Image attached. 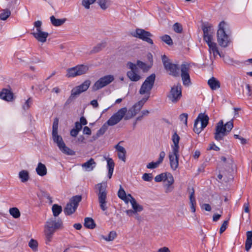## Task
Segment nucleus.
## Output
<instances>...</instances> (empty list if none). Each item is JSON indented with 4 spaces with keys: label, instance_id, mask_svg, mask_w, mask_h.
I'll return each instance as SVG.
<instances>
[{
    "label": "nucleus",
    "instance_id": "nucleus-1",
    "mask_svg": "<svg viewBox=\"0 0 252 252\" xmlns=\"http://www.w3.org/2000/svg\"><path fill=\"white\" fill-rule=\"evenodd\" d=\"M62 227L63 221L61 219L51 218L46 222L44 226V234L46 244H49L52 241L54 233Z\"/></svg>",
    "mask_w": 252,
    "mask_h": 252
},
{
    "label": "nucleus",
    "instance_id": "nucleus-2",
    "mask_svg": "<svg viewBox=\"0 0 252 252\" xmlns=\"http://www.w3.org/2000/svg\"><path fill=\"white\" fill-rule=\"evenodd\" d=\"M127 112V108L123 107L114 114L110 119L97 131L96 134L99 137L102 135L108 129V126H113L119 123L125 116Z\"/></svg>",
    "mask_w": 252,
    "mask_h": 252
},
{
    "label": "nucleus",
    "instance_id": "nucleus-3",
    "mask_svg": "<svg viewBox=\"0 0 252 252\" xmlns=\"http://www.w3.org/2000/svg\"><path fill=\"white\" fill-rule=\"evenodd\" d=\"M225 25V23L221 21L219 25V29L217 31V41L222 47H226L230 42L229 37L224 31Z\"/></svg>",
    "mask_w": 252,
    "mask_h": 252
},
{
    "label": "nucleus",
    "instance_id": "nucleus-4",
    "mask_svg": "<svg viewBox=\"0 0 252 252\" xmlns=\"http://www.w3.org/2000/svg\"><path fill=\"white\" fill-rule=\"evenodd\" d=\"M161 60L165 69L169 72L170 75L174 77L179 76L180 68L177 64L172 63L165 55L161 56Z\"/></svg>",
    "mask_w": 252,
    "mask_h": 252
},
{
    "label": "nucleus",
    "instance_id": "nucleus-5",
    "mask_svg": "<svg viewBox=\"0 0 252 252\" xmlns=\"http://www.w3.org/2000/svg\"><path fill=\"white\" fill-rule=\"evenodd\" d=\"M156 79V75L154 73L151 74L146 78L145 81L142 84L139 90V94L150 95Z\"/></svg>",
    "mask_w": 252,
    "mask_h": 252
},
{
    "label": "nucleus",
    "instance_id": "nucleus-6",
    "mask_svg": "<svg viewBox=\"0 0 252 252\" xmlns=\"http://www.w3.org/2000/svg\"><path fill=\"white\" fill-rule=\"evenodd\" d=\"M96 186L99 190L97 195L100 207L102 211H105L107 209L106 200L107 196L106 186L104 183H100L98 184Z\"/></svg>",
    "mask_w": 252,
    "mask_h": 252
},
{
    "label": "nucleus",
    "instance_id": "nucleus-7",
    "mask_svg": "<svg viewBox=\"0 0 252 252\" xmlns=\"http://www.w3.org/2000/svg\"><path fill=\"white\" fill-rule=\"evenodd\" d=\"M88 65L80 64L67 69L66 76L67 77H74L85 74L88 72Z\"/></svg>",
    "mask_w": 252,
    "mask_h": 252
},
{
    "label": "nucleus",
    "instance_id": "nucleus-8",
    "mask_svg": "<svg viewBox=\"0 0 252 252\" xmlns=\"http://www.w3.org/2000/svg\"><path fill=\"white\" fill-rule=\"evenodd\" d=\"M182 97V87L180 84L174 85L167 95L168 99L173 103L179 101Z\"/></svg>",
    "mask_w": 252,
    "mask_h": 252
},
{
    "label": "nucleus",
    "instance_id": "nucleus-9",
    "mask_svg": "<svg viewBox=\"0 0 252 252\" xmlns=\"http://www.w3.org/2000/svg\"><path fill=\"white\" fill-rule=\"evenodd\" d=\"M59 125V120L58 118L54 119L52 126V138L53 141L57 144L59 148L64 145V142L63 141L62 137L58 134V129Z\"/></svg>",
    "mask_w": 252,
    "mask_h": 252
},
{
    "label": "nucleus",
    "instance_id": "nucleus-10",
    "mask_svg": "<svg viewBox=\"0 0 252 252\" xmlns=\"http://www.w3.org/2000/svg\"><path fill=\"white\" fill-rule=\"evenodd\" d=\"M114 80V77L113 75H108L104 76L95 82L92 87V90L94 91L99 90L111 83Z\"/></svg>",
    "mask_w": 252,
    "mask_h": 252
},
{
    "label": "nucleus",
    "instance_id": "nucleus-11",
    "mask_svg": "<svg viewBox=\"0 0 252 252\" xmlns=\"http://www.w3.org/2000/svg\"><path fill=\"white\" fill-rule=\"evenodd\" d=\"M229 132L227 131L226 127L223 125V122L220 120L217 124L214 133V138L217 141H220L223 137L227 134Z\"/></svg>",
    "mask_w": 252,
    "mask_h": 252
},
{
    "label": "nucleus",
    "instance_id": "nucleus-12",
    "mask_svg": "<svg viewBox=\"0 0 252 252\" xmlns=\"http://www.w3.org/2000/svg\"><path fill=\"white\" fill-rule=\"evenodd\" d=\"M127 66L131 69L127 72V76L129 79L132 81H138L141 78L139 75L136 73L137 67L135 64L131 62H128L126 64Z\"/></svg>",
    "mask_w": 252,
    "mask_h": 252
},
{
    "label": "nucleus",
    "instance_id": "nucleus-13",
    "mask_svg": "<svg viewBox=\"0 0 252 252\" xmlns=\"http://www.w3.org/2000/svg\"><path fill=\"white\" fill-rule=\"evenodd\" d=\"M134 36L148 42L150 44H153V40L150 38L152 36V34L150 32L146 31L144 30L140 29H136L135 34H134Z\"/></svg>",
    "mask_w": 252,
    "mask_h": 252
},
{
    "label": "nucleus",
    "instance_id": "nucleus-14",
    "mask_svg": "<svg viewBox=\"0 0 252 252\" xmlns=\"http://www.w3.org/2000/svg\"><path fill=\"white\" fill-rule=\"evenodd\" d=\"M189 66L188 64L183 63L181 65V77L183 84L185 86L189 85L190 83L189 75Z\"/></svg>",
    "mask_w": 252,
    "mask_h": 252
},
{
    "label": "nucleus",
    "instance_id": "nucleus-15",
    "mask_svg": "<svg viewBox=\"0 0 252 252\" xmlns=\"http://www.w3.org/2000/svg\"><path fill=\"white\" fill-rule=\"evenodd\" d=\"M203 32V39L206 42L213 40L214 29L211 25H204L202 27Z\"/></svg>",
    "mask_w": 252,
    "mask_h": 252
},
{
    "label": "nucleus",
    "instance_id": "nucleus-16",
    "mask_svg": "<svg viewBox=\"0 0 252 252\" xmlns=\"http://www.w3.org/2000/svg\"><path fill=\"white\" fill-rule=\"evenodd\" d=\"M91 84V81L89 80L85 81L81 85L73 88L71 91L76 95H79L82 93L85 92L88 90Z\"/></svg>",
    "mask_w": 252,
    "mask_h": 252
},
{
    "label": "nucleus",
    "instance_id": "nucleus-17",
    "mask_svg": "<svg viewBox=\"0 0 252 252\" xmlns=\"http://www.w3.org/2000/svg\"><path fill=\"white\" fill-rule=\"evenodd\" d=\"M179 153H175L172 151L171 153L169 154V158L171 168L175 170L179 166Z\"/></svg>",
    "mask_w": 252,
    "mask_h": 252
},
{
    "label": "nucleus",
    "instance_id": "nucleus-18",
    "mask_svg": "<svg viewBox=\"0 0 252 252\" xmlns=\"http://www.w3.org/2000/svg\"><path fill=\"white\" fill-rule=\"evenodd\" d=\"M32 34L38 41L42 43L46 42L49 35L48 32H42L41 30H38L35 32H33Z\"/></svg>",
    "mask_w": 252,
    "mask_h": 252
},
{
    "label": "nucleus",
    "instance_id": "nucleus-19",
    "mask_svg": "<svg viewBox=\"0 0 252 252\" xmlns=\"http://www.w3.org/2000/svg\"><path fill=\"white\" fill-rule=\"evenodd\" d=\"M0 98L7 101H10L13 99V94L10 90L3 89L0 93Z\"/></svg>",
    "mask_w": 252,
    "mask_h": 252
},
{
    "label": "nucleus",
    "instance_id": "nucleus-20",
    "mask_svg": "<svg viewBox=\"0 0 252 252\" xmlns=\"http://www.w3.org/2000/svg\"><path fill=\"white\" fill-rule=\"evenodd\" d=\"M209 120V118L207 115H205L204 113H200L195 120V121H197L198 123L200 122L201 126L202 128H204L208 125Z\"/></svg>",
    "mask_w": 252,
    "mask_h": 252
},
{
    "label": "nucleus",
    "instance_id": "nucleus-21",
    "mask_svg": "<svg viewBox=\"0 0 252 252\" xmlns=\"http://www.w3.org/2000/svg\"><path fill=\"white\" fill-rule=\"evenodd\" d=\"M180 139V136L177 134V132L175 131L172 137V140L174 143V145L172 146V151H174L175 153H179Z\"/></svg>",
    "mask_w": 252,
    "mask_h": 252
},
{
    "label": "nucleus",
    "instance_id": "nucleus-22",
    "mask_svg": "<svg viewBox=\"0 0 252 252\" xmlns=\"http://www.w3.org/2000/svg\"><path fill=\"white\" fill-rule=\"evenodd\" d=\"M208 84L212 90H215L220 88V82L216 78L212 77L208 81Z\"/></svg>",
    "mask_w": 252,
    "mask_h": 252
},
{
    "label": "nucleus",
    "instance_id": "nucleus-23",
    "mask_svg": "<svg viewBox=\"0 0 252 252\" xmlns=\"http://www.w3.org/2000/svg\"><path fill=\"white\" fill-rule=\"evenodd\" d=\"M247 239L245 242V250L249 251L252 246V231H247L246 233Z\"/></svg>",
    "mask_w": 252,
    "mask_h": 252
},
{
    "label": "nucleus",
    "instance_id": "nucleus-24",
    "mask_svg": "<svg viewBox=\"0 0 252 252\" xmlns=\"http://www.w3.org/2000/svg\"><path fill=\"white\" fill-rule=\"evenodd\" d=\"M138 113V112L136 111V109L133 106L128 110H127V112L123 118H124L125 120H129L135 116Z\"/></svg>",
    "mask_w": 252,
    "mask_h": 252
},
{
    "label": "nucleus",
    "instance_id": "nucleus-25",
    "mask_svg": "<svg viewBox=\"0 0 252 252\" xmlns=\"http://www.w3.org/2000/svg\"><path fill=\"white\" fill-rule=\"evenodd\" d=\"M37 174L40 176H44L47 174V169L45 165L41 162L38 163L36 168Z\"/></svg>",
    "mask_w": 252,
    "mask_h": 252
},
{
    "label": "nucleus",
    "instance_id": "nucleus-26",
    "mask_svg": "<svg viewBox=\"0 0 252 252\" xmlns=\"http://www.w3.org/2000/svg\"><path fill=\"white\" fill-rule=\"evenodd\" d=\"M84 226L89 229H94L95 227V223L91 218H86L84 220Z\"/></svg>",
    "mask_w": 252,
    "mask_h": 252
},
{
    "label": "nucleus",
    "instance_id": "nucleus-27",
    "mask_svg": "<svg viewBox=\"0 0 252 252\" xmlns=\"http://www.w3.org/2000/svg\"><path fill=\"white\" fill-rule=\"evenodd\" d=\"M130 203L131 204L132 209L136 213L141 212L143 210V206L137 203L136 200H130Z\"/></svg>",
    "mask_w": 252,
    "mask_h": 252
},
{
    "label": "nucleus",
    "instance_id": "nucleus-28",
    "mask_svg": "<svg viewBox=\"0 0 252 252\" xmlns=\"http://www.w3.org/2000/svg\"><path fill=\"white\" fill-rule=\"evenodd\" d=\"M50 20L52 24L56 27L62 25L66 21L65 19H56L54 16L50 17Z\"/></svg>",
    "mask_w": 252,
    "mask_h": 252
},
{
    "label": "nucleus",
    "instance_id": "nucleus-29",
    "mask_svg": "<svg viewBox=\"0 0 252 252\" xmlns=\"http://www.w3.org/2000/svg\"><path fill=\"white\" fill-rule=\"evenodd\" d=\"M95 162H94L93 158H90L88 161L82 164V167L85 168L87 171H91L93 169V165H95Z\"/></svg>",
    "mask_w": 252,
    "mask_h": 252
},
{
    "label": "nucleus",
    "instance_id": "nucleus-30",
    "mask_svg": "<svg viewBox=\"0 0 252 252\" xmlns=\"http://www.w3.org/2000/svg\"><path fill=\"white\" fill-rule=\"evenodd\" d=\"M19 177L23 183L27 182L29 179V174L28 171L23 170L19 173Z\"/></svg>",
    "mask_w": 252,
    "mask_h": 252
},
{
    "label": "nucleus",
    "instance_id": "nucleus-31",
    "mask_svg": "<svg viewBox=\"0 0 252 252\" xmlns=\"http://www.w3.org/2000/svg\"><path fill=\"white\" fill-rule=\"evenodd\" d=\"M118 196L120 198L124 200L126 203H128V198L126 197V193L121 185H120V189L118 192Z\"/></svg>",
    "mask_w": 252,
    "mask_h": 252
},
{
    "label": "nucleus",
    "instance_id": "nucleus-32",
    "mask_svg": "<svg viewBox=\"0 0 252 252\" xmlns=\"http://www.w3.org/2000/svg\"><path fill=\"white\" fill-rule=\"evenodd\" d=\"M76 208L70 203H68L64 209V212L66 215H70L72 214L76 211Z\"/></svg>",
    "mask_w": 252,
    "mask_h": 252
},
{
    "label": "nucleus",
    "instance_id": "nucleus-33",
    "mask_svg": "<svg viewBox=\"0 0 252 252\" xmlns=\"http://www.w3.org/2000/svg\"><path fill=\"white\" fill-rule=\"evenodd\" d=\"M82 200V196L81 195H75L73 196L70 199L69 203L72 204L75 208L77 209L78 207L79 203Z\"/></svg>",
    "mask_w": 252,
    "mask_h": 252
},
{
    "label": "nucleus",
    "instance_id": "nucleus-34",
    "mask_svg": "<svg viewBox=\"0 0 252 252\" xmlns=\"http://www.w3.org/2000/svg\"><path fill=\"white\" fill-rule=\"evenodd\" d=\"M97 3L103 10H106L111 4V1L109 0H98Z\"/></svg>",
    "mask_w": 252,
    "mask_h": 252
},
{
    "label": "nucleus",
    "instance_id": "nucleus-35",
    "mask_svg": "<svg viewBox=\"0 0 252 252\" xmlns=\"http://www.w3.org/2000/svg\"><path fill=\"white\" fill-rule=\"evenodd\" d=\"M242 87L243 88V96L247 97H250L252 96V91L249 84H246L245 88L243 86H242Z\"/></svg>",
    "mask_w": 252,
    "mask_h": 252
},
{
    "label": "nucleus",
    "instance_id": "nucleus-36",
    "mask_svg": "<svg viewBox=\"0 0 252 252\" xmlns=\"http://www.w3.org/2000/svg\"><path fill=\"white\" fill-rule=\"evenodd\" d=\"M59 149L62 153L67 155L73 156L75 155V152L66 146L65 144L64 146L61 147V148H59Z\"/></svg>",
    "mask_w": 252,
    "mask_h": 252
},
{
    "label": "nucleus",
    "instance_id": "nucleus-37",
    "mask_svg": "<svg viewBox=\"0 0 252 252\" xmlns=\"http://www.w3.org/2000/svg\"><path fill=\"white\" fill-rule=\"evenodd\" d=\"M52 210L54 216L56 217L62 212V207L61 206L58 204H54L52 206Z\"/></svg>",
    "mask_w": 252,
    "mask_h": 252
},
{
    "label": "nucleus",
    "instance_id": "nucleus-38",
    "mask_svg": "<svg viewBox=\"0 0 252 252\" xmlns=\"http://www.w3.org/2000/svg\"><path fill=\"white\" fill-rule=\"evenodd\" d=\"M116 236H117L116 232L114 231H112L110 232V233L107 237H105L102 235L100 236V237L106 241H112L115 239Z\"/></svg>",
    "mask_w": 252,
    "mask_h": 252
},
{
    "label": "nucleus",
    "instance_id": "nucleus-39",
    "mask_svg": "<svg viewBox=\"0 0 252 252\" xmlns=\"http://www.w3.org/2000/svg\"><path fill=\"white\" fill-rule=\"evenodd\" d=\"M10 214L15 219L19 218L20 216V212L17 208L13 207L9 209Z\"/></svg>",
    "mask_w": 252,
    "mask_h": 252
},
{
    "label": "nucleus",
    "instance_id": "nucleus-40",
    "mask_svg": "<svg viewBox=\"0 0 252 252\" xmlns=\"http://www.w3.org/2000/svg\"><path fill=\"white\" fill-rule=\"evenodd\" d=\"M77 97L72 91L71 92V94L70 96L68 98V99L65 101L64 104V107L65 108L67 107L69 105H70L72 102L74 101V100Z\"/></svg>",
    "mask_w": 252,
    "mask_h": 252
},
{
    "label": "nucleus",
    "instance_id": "nucleus-41",
    "mask_svg": "<svg viewBox=\"0 0 252 252\" xmlns=\"http://www.w3.org/2000/svg\"><path fill=\"white\" fill-rule=\"evenodd\" d=\"M206 43L209 46L210 52L211 53V52L212 51L214 56L215 57V51H217V44L215 42H213L212 40L206 42Z\"/></svg>",
    "mask_w": 252,
    "mask_h": 252
},
{
    "label": "nucleus",
    "instance_id": "nucleus-42",
    "mask_svg": "<svg viewBox=\"0 0 252 252\" xmlns=\"http://www.w3.org/2000/svg\"><path fill=\"white\" fill-rule=\"evenodd\" d=\"M136 65L144 71L148 70L151 66H148L145 63H143L140 61H137Z\"/></svg>",
    "mask_w": 252,
    "mask_h": 252
},
{
    "label": "nucleus",
    "instance_id": "nucleus-43",
    "mask_svg": "<svg viewBox=\"0 0 252 252\" xmlns=\"http://www.w3.org/2000/svg\"><path fill=\"white\" fill-rule=\"evenodd\" d=\"M166 176L164 178V181H167L168 182V186H169L173 184L174 183V179L173 176L171 173H166Z\"/></svg>",
    "mask_w": 252,
    "mask_h": 252
},
{
    "label": "nucleus",
    "instance_id": "nucleus-44",
    "mask_svg": "<svg viewBox=\"0 0 252 252\" xmlns=\"http://www.w3.org/2000/svg\"><path fill=\"white\" fill-rule=\"evenodd\" d=\"M29 246L34 251L37 250L38 243L34 240L31 239L29 243Z\"/></svg>",
    "mask_w": 252,
    "mask_h": 252
},
{
    "label": "nucleus",
    "instance_id": "nucleus-45",
    "mask_svg": "<svg viewBox=\"0 0 252 252\" xmlns=\"http://www.w3.org/2000/svg\"><path fill=\"white\" fill-rule=\"evenodd\" d=\"M105 47V44L104 43H99L96 46L93 48V49L91 51V53H96L101 51L103 48Z\"/></svg>",
    "mask_w": 252,
    "mask_h": 252
},
{
    "label": "nucleus",
    "instance_id": "nucleus-46",
    "mask_svg": "<svg viewBox=\"0 0 252 252\" xmlns=\"http://www.w3.org/2000/svg\"><path fill=\"white\" fill-rule=\"evenodd\" d=\"M11 12L9 10H4L0 14V19L2 20H6L10 15Z\"/></svg>",
    "mask_w": 252,
    "mask_h": 252
},
{
    "label": "nucleus",
    "instance_id": "nucleus-47",
    "mask_svg": "<svg viewBox=\"0 0 252 252\" xmlns=\"http://www.w3.org/2000/svg\"><path fill=\"white\" fill-rule=\"evenodd\" d=\"M95 1L96 0H83L82 4L86 9H89L90 5L93 4Z\"/></svg>",
    "mask_w": 252,
    "mask_h": 252
},
{
    "label": "nucleus",
    "instance_id": "nucleus-48",
    "mask_svg": "<svg viewBox=\"0 0 252 252\" xmlns=\"http://www.w3.org/2000/svg\"><path fill=\"white\" fill-rule=\"evenodd\" d=\"M192 191L190 193L189 195V204L190 206H195L196 200L194 197V190L193 188L191 189Z\"/></svg>",
    "mask_w": 252,
    "mask_h": 252
},
{
    "label": "nucleus",
    "instance_id": "nucleus-49",
    "mask_svg": "<svg viewBox=\"0 0 252 252\" xmlns=\"http://www.w3.org/2000/svg\"><path fill=\"white\" fill-rule=\"evenodd\" d=\"M173 30L175 32L179 33H182L183 31V27L181 24L176 23L173 26Z\"/></svg>",
    "mask_w": 252,
    "mask_h": 252
},
{
    "label": "nucleus",
    "instance_id": "nucleus-50",
    "mask_svg": "<svg viewBox=\"0 0 252 252\" xmlns=\"http://www.w3.org/2000/svg\"><path fill=\"white\" fill-rule=\"evenodd\" d=\"M162 41L165 42L167 44L169 45H171L173 44V42L171 38L168 35H164L161 37Z\"/></svg>",
    "mask_w": 252,
    "mask_h": 252
},
{
    "label": "nucleus",
    "instance_id": "nucleus-51",
    "mask_svg": "<svg viewBox=\"0 0 252 252\" xmlns=\"http://www.w3.org/2000/svg\"><path fill=\"white\" fill-rule=\"evenodd\" d=\"M107 168H108V170L113 171L114 166H115V163H114V162L113 161V160H112V159L111 158H108L107 160Z\"/></svg>",
    "mask_w": 252,
    "mask_h": 252
},
{
    "label": "nucleus",
    "instance_id": "nucleus-52",
    "mask_svg": "<svg viewBox=\"0 0 252 252\" xmlns=\"http://www.w3.org/2000/svg\"><path fill=\"white\" fill-rule=\"evenodd\" d=\"M198 123H197V121L194 122V126H193V131L196 133L199 134L201 132V131L204 129V128H202L201 126L198 127Z\"/></svg>",
    "mask_w": 252,
    "mask_h": 252
},
{
    "label": "nucleus",
    "instance_id": "nucleus-53",
    "mask_svg": "<svg viewBox=\"0 0 252 252\" xmlns=\"http://www.w3.org/2000/svg\"><path fill=\"white\" fill-rule=\"evenodd\" d=\"M166 176V173H161L159 175H157L155 178V180L157 182H159L162 181H164V178Z\"/></svg>",
    "mask_w": 252,
    "mask_h": 252
},
{
    "label": "nucleus",
    "instance_id": "nucleus-54",
    "mask_svg": "<svg viewBox=\"0 0 252 252\" xmlns=\"http://www.w3.org/2000/svg\"><path fill=\"white\" fill-rule=\"evenodd\" d=\"M228 220H226L223 221L220 229V234L222 233L226 229L228 226Z\"/></svg>",
    "mask_w": 252,
    "mask_h": 252
},
{
    "label": "nucleus",
    "instance_id": "nucleus-55",
    "mask_svg": "<svg viewBox=\"0 0 252 252\" xmlns=\"http://www.w3.org/2000/svg\"><path fill=\"white\" fill-rule=\"evenodd\" d=\"M32 103V99L31 97L29 98L25 104L23 106V108L25 110H28L30 107V105Z\"/></svg>",
    "mask_w": 252,
    "mask_h": 252
},
{
    "label": "nucleus",
    "instance_id": "nucleus-56",
    "mask_svg": "<svg viewBox=\"0 0 252 252\" xmlns=\"http://www.w3.org/2000/svg\"><path fill=\"white\" fill-rule=\"evenodd\" d=\"M142 179L145 181H151L153 179V176L152 174L150 173H144L143 175Z\"/></svg>",
    "mask_w": 252,
    "mask_h": 252
},
{
    "label": "nucleus",
    "instance_id": "nucleus-57",
    "mask_svg": "<svg viewBox=\"0 0 252 252\" xmlns=\"http://www.w3.org/2000/svg\"><path fill=\"white\" fill-rule=\"evenodd\" d=\"M188 115L187 113H183L180 116V119L183 121L186 126H187Z\"/></svg>",
    "mask_w": 252,
    "mask_h": 252
},
{
    "label": "nucleus",
    "instance_id": "nucleus-58",
    "mask_svg": "<svg viewBox=\"0 0 252 252\" xmlns=\"http://www.w3.org/2000/svg\"><path fill=\"white\" fill-rule=\"evenodd\" d=\"M224 126L226 127V129L227 130V131L229 132L233 127V124L232 120L227 122L224 125Z\"/></svg>",
    "mask_w": 252,
    "mask_h": 252
},
{
    "label": "nucleus",
    "instance_id": "nucleus-59",
    "mask_svg": "<svg viewBox=\"0 0 252 252\" xmlns=\"http://www.w3.org/2000/svg\"><path fill=\"white\" fill-rule=\"evenodd\" d=\"M136 109V111L139 112L143 106V103L142 101H138L133 105Z\"/></svg>",
    "mask_w": 252,
    "mask_h": 252
},
{
    "label": "nucleus",
    "instance_id": "nucleus-60",
    "mask_svg": "<svg viewBox=\"0 0 252 252\" xmlns=\"http://www.w3.org/2000/svg\"><path fill=\"white\" fill-rule=\"evenodd\" d=\"M165 153L164 152L161 151L160 153L158 160L157 161H156L158 165H159V164L162 163V162L163 160V158L165 157Z\"/></svg>",
    "mask_w": 252,
    "mask_h": 252
},
{
    "label": "nucleus",
    "instance_id": "nucleus-61",
    "mask_svg": "<svg viewBox=\"0 0 252 252\" xmlns=\"http://www.w3.org/2000/svg\"><path fill=\"white\" fill-rule=\"evenodd\" d=\"M158 165L157 162H152L147 165V168L148 169H154L157 167Z\"/></svg>",
    "mask_w": 252,
    "mask_h": 252
},
{
    "label": "nucleus",
    "instance_id": "nucleus-62",
    "mask_svg": "<svg viewBox=\"0 0 252 252\" xmlns=\"http://www.w3.org/2000/svg\"><path fill=\"white\" fill-rule=\"evenodd\" d=\"M116 149L118 151V153H126V150L122 146L117 144L115 146Z\"/></svg>",
    "mask_w": 252,
    "mask_h": 252
},
{
    "label": "nucleus",
    "instance_id": "nucleus-63",
    "mask_svg": "<svg viewBox=\"0 0 252 252\" xmlns=\"http://www.w3.org/2000/svg\"><path fill=\"white\" fill-rule=\"evenodd\" d=\"M41 25H42V22L40 21H37L34 22V27L36 28V31H38V30H41Z\"/></svg>",
    "mask_w": 252,
    "mask_h": 252
},
{
    "label": "nucleus",
    "instance_id": "nucleus-64",
    "mask_svg": "<svg viewBox=\"0 0 252 252\" xmlns=\"http://www.w3.org/2000/svg\"><path fill=\"white\" fill-rule=\"evenodd\" d=\"M126 213L129 217H132L136 215V213L133 209L127 210L126 211Z\"/></svg>",
    "mask_w": 252,
    "mask_h": 252
}]
</instances>
